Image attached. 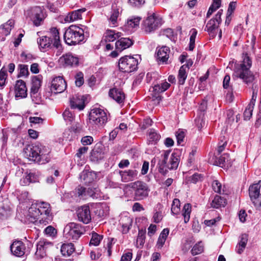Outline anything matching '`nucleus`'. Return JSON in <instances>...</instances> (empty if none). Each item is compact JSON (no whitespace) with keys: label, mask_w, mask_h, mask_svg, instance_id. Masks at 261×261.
<instances>
[{"label":"nucleus","mask_w":261,"mask_h":261,"mask_svg":"<svg viewBox=\"0 0 261 261\" xmlns=\"http://www.w3.org/2000/svg\"><path fill=\"white\" fill-rule=\"evenodd\" d=\"M252 65V62L247 54L244 55L243 61L241 64H234V73L232 75L233 79L240 77L247 84L252 83L254 79V75L249 70Z\"/></svg>","instance_id":"1"},{"label":"nucleus","mask_w":261,"mask_h":261,"mask_svg":"<svg viewBox=\"0 0 261 261\" xmlns=\"http://www.w3.org/2000/svg\"><path fill=\"white\" fill-rule=\"evenodd\" d=\"M179 161V157L176 153H173L170 155L169 151H166L163 159L158 164L159 172L162 174H165L168 169H176L178 166Z\"/></svg>","instance_id":"2"},{"label":"nucleus","mask_w":261,"mask_h":261,"mask_svg":"<svg viewBox=\"0 0 261 261\" xmlns=\"http://www.w3.org/2000/svg\"><path fill=\"white\" fill-rule=\"evenodd\" d=\"M64 37L67 44L74 45L83 40L84 31L79 27L71 25L65 31Z\"/></svg>","instance_id":"3"},{"label":"nucleus","mask_w":261,"mask_h":261,"mask_svg":"<svg viewBox=\"0 0 261 261\" xmlns=\"http://www.w3.org/2000/svg\"><path fill=\"white\" fill-rule=\"evenodd\" d=\"M24 154L30 161H39L40 156L47 152L46 148L39 143L28 145L24 150Z\"/></svg>","instance_id":"4"},{"label":"nucleus","mask_w":261,"mask_h":261,"mask_svg":"<svg viewBox=\"0 0 261 261\" xmlns=\"http://www.w3.org/2000/svg\"><path fill=\"white\" fill-rule=\"evenodd\" d=\"M85 231L81 225L71 222L67 224L64 229V235L69 240H76Z\"/></svg>","instance_id":"5"},{"label":"nucleus","mask_w":261,"mask_h":261,"mask_svg":"<svg viewBox=\"0 0 261 261\" xmlns=\"http://www.w3.org/2000/svg\"><path fill=\"white\" fill-rule=\"evenodd\" d=\"M138 65L136 58L130 56H125L121 58L119 61V69L125 72H131L135 70Z\"/></svg>","instance_id":"6"},{"label":"nucleus","mask_w":261,"mask_h":261,"mask_svg":"<svg viewBox=\"0 0 261 261\" xmlns=\"http://www.w3.org/2000/svg\"><path fill=\"white\" fill-rule=\"evenodd\" d=\"M107 121L106 113L102 109H92L89 114V122L93 125L102 126Z\"/></svg>","instance_id":"7"},{"label":"nucleus","mask_w":261,"mask_h":261,"mask_svg":"<svg viewBox=\"0 0 261 261\" xmlns=\"http://www.w3.org/2000/svg\"><path fill=\"white\" fill-rule=\"evenodd\" d=\"M162 23V19L152 14L149 16L144 21L143 29L144 31L149 33L155 30Z\"/></svg>","instance_id":"8"},{"label":"nucleus","mask_w":261,"mask_h":261,"mask_svg":"<svg viewBox=\"0 0 261 261\" xmlns=\"http://www.w3.org/2000/svg\"><path fill=\"white\" fill-rule=\"evenodd\" d=\"M37 204L38 207H39L38 211H40V216L41 217L38 223L40 224H42L46 225L51 219V217L50 215V205L48 203L45 202L37 203Z\"/></svg>","instance_id":"9"},{"label":"nucleus","mask_w":261,"mask_h":261,"mask_svg":"<svg viewBox=\"0 0 261 261\" xmlns=\"http://www.w3.org/2000/svg\"><path fill=\"white\" fill-rule=\"evenodd\" d=\"M126 186L135 190V195L138 199H142L148 195V188L145 184L141 181L130 183Z\"/></svg>","instance_id":"10"},{"label":"nucleus","mask_w":261,"mask_h":261,"mask_svg":"<svg viewBox=\"0 0 261 261\" xmlns=\"http://www.w3.org/2000/svg\"><path fill=\"white\" fill-rule=\"evenodd\" d=\"M121 1L115 0L112 6V11L109 18V22L112 27L116 26L120 14L122 12Z\"/></svg>","instance_id":"11"},{"label":"nucleus","mask_w":261,"mask_h":261,"mask_svg":"<svg viewBox=\"0 0 261 261\" xmlns=\"http://www.w3.org/2000/svg\"><path fill=\"white\" fill-rule=\"evenodd\" d=\"M221 13L218 12L215 16L214 19H211L206 24L205 30L207 31L210 35L214 37L218 31V26L220 22Z\"/></svg>","instance_id":"12"},{"label":"nucleus","mask_w":261,"mask_h":261,"mask_svg":"<svg viewBox=\"0 0 261 261\" xmlns=\"http://www.w3.org/2000/svg\"><path fill=\"white\" fill-rule=\"evenodd\" d=\"M65 81L61 76L54 78L51 82V90L55 93L63 92L66 88Z\"/></svg>","instance_id":"13"},{"label":"nucleus","mask_w":261,"mask_h":261,"mask_svg":"<svg viewBox=\"0 0 261 261\" xmlns=\"http://www.w3.org/2000/svg\"><path fill=\"white\" fill-rule=\"evenodd\" d=\"M37 203L32 204L29 208L26 218L28 221L31 223H37L39 224V221L41 218L40 211H38Z\"/></svg>","instance_id":"14"},{"label":"nucleus","mask_w":261,"mask_h":261,"mask_svg":"<svg viewBox=\"0 0 261 261\" xmlns=\"http://www.w3.org/2000/svg\"><path fill=\"white\" fill-rule=\"evenodd\" d=\"M77 216L80 221L85 224L88 223L91 219L89 206L85 205L79 207L77 210Z\"/></svg>","instance_id":"15"},{"label":"nucleus","mask_w":261,"mask_h":261,"mask_svg":"<svg viewBox=\"0 0 261 261\" xmlns=\"http://www.w3.org/2000/svg\"><path fill=\"white\" fill-rule=\"evenodd\" d=\"M59 61L61 65L65 66H76L79 64V59L69 53L64 55L61 57Z\"/></svg>","instance_id":"16"},{"label":"nucleus","mask_w":261,"mask_h":261,"mask_svg":"<svg viewBox=\"0 0 261 261\" xmlns=\"http://www.w3.org/2000/svg\"><path fill=\"white\" fill-rule=\"evenodd\" d=\"M32 19L36 25L40 24L45 17L43 10L40 7H35L32 9Z\"/></svg>","instance_id":"17"},{"label":"nucleus","mask_w":261,"mask_h":261,"mask_svg":"<svg viewBox=\"0 0 261 261\" xmlns=\"http://www.w3.org/2000/svg\"><path fill=\"white\" fill-rule=\"evenodd\" d=\"M25 247L23 243L19 241H15L11 246V250L16 256H22L25 253Z\"/></svg>","instance_id":"18"},{"label":"nucleus","mask_w":261,"mask_h":261,"mask_svg":"<svg viewBox=\"0 0 261 261\" xmlns=\"http://www.w3.org/2000/svg\"><path fill=\"white\" fill-rule=\"evenodd\" d=\"M223 196H216L211 203V206L216 208L225 206L227 204V194L223 190Z\"/></svg>","instance_id":"19"},{"label":"nucleus","mask_w":261,"mask_h":261,"mask_svg":"<svg viewBox=\"0 0 261 261\" xmlns=\"http://www.w3.org/2000/svg\"><path fill=\"white\" fill-rule=\"evenodd\" d=\"M51 243L44 241H40L37 245V250L35 253L36 257L38 258H42L46 255V251Z\"/></svg>","instance_id":"20"},{"label":"nucleus","mask_w":261,"mask_h":261,"mask_svg":"<svg viewBox=\"0 0 261 261\" xmlns=\"http://www.w3.org/2000/svg\"><path fill=\"white\" fill-rule=\"evenodd\" d=\"M15 93L16 97H25L27 95V90L25 83L22 80L16 82L15 86Z\"/></svg>","instance_id":"21"},{"label":"nucleus","mask_w":261,"mask_h":261,"mask_svg":"<svg viewBox=\"0 0 261 261\" xmlns=\"http://www.w3.org/2000/svg\"><path fill=\"white\" fill-rule=\"evenodd\" d=\"M86 9L83 8L69 13L65 17L64 20L66 22H71L81 19L82 18V13L85 12Z\"/></svg>","instance_id":"22"},{"label":"nucleus","mask_w":261,"mask_h":261,"mask_svg":"<svg viewBox=\"0 0 261 261\" xmlns=\"http://www.w3.org/2000/svg\"><path fill=\"white\" fill-rule=\"evenodd\" d=\"M109 95L119 103H122L125 98L124 93L121 90L117 88L111 89L109 92Z\"/></svg>","instance_id":"23"},{"label":"nucleus","mask_w":261,"mask_h":261,"mask_svg":"<svg viewBox=\"0 0 261 261\" xmlns=\"http://www.w3.org/2000/svg\"><path fill=\"white\" fill-rule=\"evenodd\" d=\"M133 44V41L127 38H122L118 40L116 43V49L119 52L129 47Z\"/></svg>","instance_id":"24"},{"label":"nucleus","mask_w":261,"mask_h":261,"mask_svg":"<svg viewBox=\"0 0 261 261\" xmlns=\"http://www.w3.org/2000/svg\"><path fill=\"white\" fill-rule=\"evenodd\" d=\"M122 180L124 182H128L133 180L137 175L138 172L134 170H128L127 171H121L119 172Z\"/></svg>","instance_id":"25"},{"label":"nucleus","mask_w":261,"mask_h":261,"mask_svg":"<svg viewBox=\"0 0 261 261\" xmlns=\"http://www.w3.org/2000/svg\"><path fill=\"white\" fill-rule=\"evenodd\" d=\"M70 106L73 109L82 110L85 108L84 99L83 96H76L70 100Z\"/></svg>","instance_id":"26"},{"label":"nucleus","mask_w":261,"mask_h":261,"mask_svg":"<svg viewBox=\"0 0 261 261\" xmlns=\"http://www.w3.org/2000/svg\"><path fill=\"white\" fill-rule=\"evenodd\" d=\"M103 154L102 146L96 145L91 153V159L93 161H97L103 158Z\"/></svg>","instance_id":"27"},{"label":"nucleus","mask_w":261,"mask_h":261,"mask_svg":"<svg viewBox=\"0 0 261 261\" xmlns=\"http://www.w3.org/2000/svg\"><path fill=\"white\" fill-rule=\"evenodd\" d=\"M51 40H53V44L57 48H59L60 46V39L59 36V33L58 30L56 28H52L50 29V36Z\"/></svg>","instance_id":"28"},{"label":"nucleus","mask_w":261,"mask_h":261,"mask_svg":"<svg viewBox=\"0 0 261 261\" xmlns=\"http://www.w3.org/2000/svg\"><path fill=\"white\" fill-rule=\"evenodd\" d=\"M120 223L122 225V232L126 233L128 232L133 223V219L128 216H125L121 218Z\"/></svg>","instance_id":"29"},{"label":"nucleus","mask_w":261,"mask_h":261,"mask_svg":"<svg viewBox=\"0 0 261 261\" xmlns=\"http://www.w3.org/2000/svg\"><path fill=\"white\" fill-rule=\"evenodd\" d=\"M169 49L167 46H163L158 50L157 56L158 59L163 62H165L168 59Z\"/></svg>","instance_id":"30"},{"label":"nucleus","mask_w":261,"mask_h":261,"mask_svg":"<svg viewBox=\"0 0 261 261\" xmlns=\"http://www.w3.org/2000/svg\"><path fill=\"white\" fill-rule=\"evenodd\" d=\"M96 177V174L93 171L84 170L81 173L80 178L82 179L85 183H90L93 181Z\"/></svg>","instance_id":"31"},{"label":"nucleus","mask_w":261,"mask_h":261,"mask_svg":"<svg viewBox=\"0 0 261 261\" xmlns=\"http://www.w3.org/2000/svg\"><path fill=\"white\" fill-rule=\"evenodd\" d=\"M260 183L261 181H259L258 183L253 184L249 187V196L251 199H253L255 198H257L259 197Z\"/></svg>","instance_id":"32"},{"label":"nucleus","mask_w":261,"mask_h":261,"mask_svg":"<svg viewBox=\"0 0 261 261\" xmlns=\"http://www.w3.org/2000/svg\"><path fill=\"white\" fill-rule=\"evenodd\" d=\"M14 25V21L9 20L6 23L2 25L0 28V32L4 36L9 34L10 31Z\"/></svg>","instance_id":"33"},{"label":"nucleus","mask_w":261,"mask_h":261,"mask_svg":"<svg viewBox=\"0 0 261 261\" xmlns=\"http://www.w3.org/2000/svg\"><path fill=\"white\" fill-rule=\"evenodd\" d=\"M74 251L73 245L71 244H67L62 245L61 248V252L63 255L68 256L70 255Z\"/></svg>","instance_id":"34"},{"label":"nucleus","mask_w":261,"mask_h":261,"mask_svg":"<svg viewBox=\"0 0 261 261\" xmlns=\"http://www.w3.org/2000/svg\"><path fill=\"white\" fill-rule=\"evenodd\" d=\"M120 36V33H115L112 30H107L105 35V40L108 42L114 41Z\"/></svg>","instance_id":"35"},{"label":"nucleus","mask_w":261,"mask_h":261,"mask_svg":"<svg viewBox=\"0 0 261 261\" xmlns=\"http://www.w3.org/2000/svg\"><path fill=\"white\" fill-rule=\"evenodd\" d=\"M39 43L41 48L46 49L49 48L53 44V40H51L50 37L44 36L40 39Z\"/></svg>","instance_id":"36"},{"label":"nucleus","mask_w":261,"mask_h":261,"mask_svg":"<svg viewBox=\"0 0 261 261\" xmlns=\"http://www.w3.org/2000/svg\"><path fill=\"white\" fill-rule=\"evenodd\" d=\"M188 70L185 65H182L179 69L178 72V82L180 84L182 85L185 83V81L187 78V72Z\"/></svg>","instance_id":"37"},{"label":"nucleus","mask_w":261,"mask_h":261,"mask_svg":"<svg viewBox=\"0 0 261 261\" xmlns=\"http://www.w3.org/2000/svg\"><path fill=\"white\" fill-rule=\"evenodd\" d=\"M225 156L222 155L217 160L216 157L213 156L212 158L209 159V162L213 165L219 166L222 167L225 165Z\"/></svg>","instance_id":"38"},{"label":"nucleus","mask_w":261,"mask_h":261,"mask_svg":"<svg viewBox=\"0 0 261 261\" xmlns=\"http://www.w3.org/2000/svg\"><path fill=\"white\" fill-rule=\"evenodd\" d=\"M191 212V204L189 203L185 204L182 210V215L184 217V221L186 223L189 221Z\"/></svg>","instance_id":"39"},{"label":"nucleus","mask_w":261,"mask_h":261,"mask_svg":"<svg viewBox=\"0 0 261 261\" xmlns=\"http://www.w3.org/2000/svg\"><path fill=\"white\" fill-rule=\"evenodd\" d=\"M253 102V101L248 104L244 112V119L246 120H249L252 116V111L254 108V104Z\"/></svg>","instance_id":"40"},{"label":"nucleus","mask_w":261,"mask_h":261,"mask_svg":"<svg viewBox=\"0 0 261 261\" xmlns=\"http://www.w3.org/2000/svg\"><path fill=\"white\" fill-rule=\"evenodd\" d=\"M41 85V81L38 77L35 76L32 80L31 91L34 93L37 92Z\"/></svg>","instance_id":"41"},{"label":"nucleus","mask_w":261,"mask_h":261,"mask_svg":"<svg viewBox=\"0 0 261 261\" xmlns=\"http://www.w3.org/2000/svg\"><path fill=\"white\" fill-rule=\"evenodd\" d=\"M38 179L37 175L35 173H29L27 174L23 179V183L27 185L32 182H35Z\"/></svg>","instance_id":"42"},{"label":"nucleus","mask_w":261,"mask_h":261,"mask_svg":"<svg viewBox=\"0 0 261 261\" xmlns=\"http://www.w3.org/2000/svg\"><path fill=\"white\" fill-rule=\"evenodd\" d=\"M203 246L201 242L196 243L191 250V253L193 255L200 254L203 251Z\"/></svg>","instance_id":"43"},{"label":"nucleus","mask_w":261,"mask_h":261,"mask_svg":"<svg viewBox=\"0 0 261 261\" xmlns=\"http://www.w3.org/2000/svg\"><path fill=\"white\" fill-rule=\"evenodd\" d=\"M17 129L15 128H7L3 130V139L6 141L8 137H13L16 134Z\"/></svg>","instance_id":"44"},{"label":"nucleus","mask_w":261,"mask_h":261,"mask_svg":"<svg viewBox=\"0 0 261 261\" xmlns=\"http://www.w3.org/2000/svg\"><path fill=\"white\" fill-rule=\"evenodd\" d=\"M171 211L173 214L175 215H177L179 213L180 211V201L178 199H174L173 200L171 207Z\"/></svg>","instance_id":"45"},{"label":"nucleus","mask_w":261,"mask_h":261,"mask_svg":"<svg viewBox=\"0 0 261 261\" xmlns=\"http://www.w3.org/2000/svg\"><path fill=\"white\" fill-rule=\"evenodd\" d=\"M212 187L215 192L223 194V190L224 189L222 190V185L219 181L217 180H214L212 184Z\"/></svg>","instance_id":"46"},{"label":"nucleus","mask_w":261,"mask_h":261,"mask_svg":"<svg viewBox=\"0 0 261 261\" xmlns=\"http://www.w3.org/2000/svg\"><path fill=\"white\" fill-rule=\"evenodd\" d=\"M102 238V237L101 236H100L96 233H93L90 244L94 246H97L99 244Z\"/></svg>","instance_id":"47"},{"label":"nucleus","mask_w":261,"mask_h":261,"mask_svg":"<svg viewBox=\"0 0 261 261\" xmlns=\"http://www.w3.org/2000/svg\"><path fill=\"white\" fill-rule=\"evenodd\" d=\"M192 34L190 38L189 49L192 50L195 47V41L197 34V32L195 29L192 30Z\"/></svg>","instance_id":"48"},{"label":"nucleus","mask_w":261,"mask_h":261,"mask_svg":"<svg viewBox=\"0 0 261 261\" xmlns=\"http://www.w3.org/2000/svg\"><path fill=\"white\" fill-rule=\"evenodd\" d=\"M177 143L180 144L183 141L185 137V132L182 129H178L175 133Z\"/></svg>","instance_id":"49"},{"label":"nucleus","mask_w":261,"mask_h":261,"mask_svg":"<svg viewBox=\"0 0 261 261\" xmlns=\"http://www.w3.org/2000/svg\"><path fill=\"white\" fill-rule=\"evenodd\" d=\"M75 85L78 87L81 86L84 83V75L83 73L80 72L77 73L75 76Z\"/></svg>","instance_id":"50"},{"label":"nucleus","mask_w":261,"mask_h":261,"mask_svg":"<svg viewBox=\"0 0 261 261\" xmlns=\"http://www.w3.org/2000/svg\"><path fill=\"white\" fill-rule=\"evenodd\" d=\"M140 21V17H135L134 18L128 20L127 25L131 28H135L136 27H138L139 25Z\"/></svg>","instance_id":"51"},{"label":"nucleus","mask_w":261,"mask_h":261,"mask_svg":"<svg viewBox=\"0 0 261 261\" xmlns=\"http://www.w3.org/2000/svg\"><path fill=\"white\" fill-rule=\"evenodd\" d=\"M63 116L66 121H68L70 122H72L74 119L73 114L69 109H66L65 110L63 114Z\"/></svg>","instance_id":"52"},{"label":"nucleus","mask_w":261,"mask_h":261,"mask_svg":"<svg viewBox=\"0 0 261 261\" xmlns=\"http://www.w3.org/2000/svg\"><path fill=\"white\" fill-rule=\"evenodd\" d=\"M195 123L199 130H200L205 125L203 116H200L195 119Z\"/></svg>","instance_id":"53"},{"label":"nucleus","mask_w":261,"mask_h":261,"mask_svg":"<svg viewBox=\"0 0 261 261\" xmlns=\"http://www.w3.org/2000/svg\"><path fill=\"white\" fill-rule=\"evenodd\" d=\"M93 141V139L91 136H85L81 139V143L83 145H88L91 144Z\"/></svg>","instance_id":"54"},{"label":"nucleus","mask_w":261,"mask_h":261,"mask_svg":"<svg viewBox=\"0 0 261 261\" xmlns=\"http://www.w3.org/2000/svg\"><path fill=\"white\" fill-rule=\"evenodd\" d=\"M160 136L151 130L148 135V140L150 142L156 141L159 139Z\"/></svg>","instance_id":"55"},{"label":"nucleus","mask_w":261,"mask_h":261,"mask_svg":"<svg viewBox=\"0 0 261 261\" xmlns=\"http://www.w3.org/2000/svg\"><path fill=\"white\" fill-rule=\"evenodd\" d=\"M248 240V236L246 233L242 234L240 237L239 244L246 246Z\"/></svg>","instance_id":"56"},{"label":"nucleus","mask_w":261,"mask_h":261,"mask_svg":"<svg viewBox=\"0 0 261 261\" xmlns=\"http://www.w3.org/2000/svg\"><path fill=\"white\" fill-rule=\"evenodd\" d=\"M44 233L49 236H52L56 233V231L53 227L48 226L44 229Z\"/></svg>","instance_id":"57"},{"label":"nucleus","mask_w":261,"mask_h":261,"mask_svg":"<svg viewBox=\"0 0 261 261\" xmlns=\"http://www.w3.org/2000/svg\"><path fill=\"white\" fill-rule=\"evenodd\" d=\"M255 207L258 210H261V197L251 199Z\"/></svg>","instance_id":"58"},{"label":"nucleus","mask_w":261,"mask_h":261,"mask_svg":"<svg viewBox=\"0 0 261 261\" xmlns=\"http://www.w3.org/2000/svg\"><path fill=\"white\" fill-rule=\"evenodd\" d=\"M193 243V242L192 239L187 240L183 245V251L185 252L188 251L190 249Z\"/></svg>","instance_id":"59"},{"label":"nucleus","mask_w":261,"mask_h":261,"mask_svg":"<svg viewBox=\"0 0 261 261\" xmlns=\"http://www.w3.org/2000/svg\"><path fill=\"white\" fill-rule=\"evenodd\" d=\"M6 77V72L5 71L1 70L0 71V86L2 87L5 85Z\"/></svg>","instance_id":"60"},{"label":"nucleus","mask_w":261,"mask_h":261,"mask_svg":"<svg viewBox=\"0 0 261 261\" xmlns=\"http://www.w3.org/2000/svg\"><path fill=\"white\" fill-rule=\"evenodd\" d=\"M29 73L28 68L27 66L25 65H20V76H27Z\"/></svg>","instance_id":"61"},{"label":"nucleus","mask_w":261,"mask_h":261,"mask_svg":"<svg viewBox=\"0 0 261 261\" xmlns=\"http://www.w3.org/2000/svg\"><path fill=\"white\" fill-rule=\"evenodd\" d=\"M201 176L200 174H194L192 176H190L188 178V181H191L193 183H196L198 181L201 179Z\"/></svg>","instance_id":"62"},{"label":"nucleus","mask_w":261,"mask_h":261,"mask_svg":"<svg viewBox=\"0 0 261 261\" xmlns=\"http://www.w3.org/2000/svg\"><path fill=\"white\" fill-rule=\"evenodd\" d=\"M88 150V147H81L78 150H77V152L76 154V155L78 157V158H81L82 157V155L84 154H85V153H86L87 152Z\"/></svg>","instance_id":"63"},{"label":"nucleus","mask_w":261,"mask_h":261,"mask_svg":"<svg viewBox=\"0 0 261 261\" xmlns=\"http://www.w3.org/2000/svg\"><path fill=\"white\" fill-rule=\"evenodd\" d=\"M132 258V253L127 252L121 257V261H130Z\"/></svg>","instance_id":"64"}]
</instances>
